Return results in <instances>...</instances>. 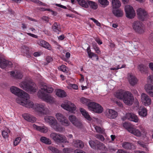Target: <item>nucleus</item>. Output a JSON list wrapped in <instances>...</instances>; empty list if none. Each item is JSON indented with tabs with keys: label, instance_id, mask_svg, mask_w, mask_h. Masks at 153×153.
I'll return each instance as SVG.
<instances>
[{
	"label": "nucleus",
	"instance_id": "obj_4",
	"mask_svg": "<svg viewBox=\"0 0 153 153\" xmlns=\"http://www.w3.org/2000/svg\"><path fill=\"white\" fill-rule=\"evenodd\" d=\"M33 110L39 115L46 114L49 111L45 104L42 103H35Z\"/></svg>",
	"mask_w": 153,
	"mask_h": 153
},
{
	"label": "nucleus",
	"instance_id": "obj_42",
	"mask_svg": "<svg viewBox=\"0 0 153 153\" xmlns=\"http://www.w3.org/2000/svg\"><path fill=\"white\" fill-rule=\"evenodd\" d=\"M138 68L142 73H143L147 70L148 68L145 65L140 64L138 65Z\"/></svg>",
	"mask_w": 153,
	"mask_h": 153
},
{
	"label": "nucleus",
	"instance_id": "obj_45",
	"mask_svg": "<svg viewBox=\"0 0 153 153\" xmlns=\"http://www.w3.org/2000/svg\"><path fill=\"white\" fill-rule=\"evenodd\" d=\"M92 46L93 48L95 51L96 53L99 54H100L101 53V52L100 50V48L97 46L96 43L95 42H93L92 43Z\"/></svg>",
	"mask_w": 153,
	"mask_h": 153
},
{
	"label": "nucleus",
	"instance_id": "obj_47",
	"mask_svg": "<svg viewBox=\"0 0 153 153\" xmlns=\"http://www.w3.org/2000/svg\"><path fill=\"white\" fill-rule=\"evenodd\" d=\"M149 68L152 71H153V63L151 62L149 64ZM148 79L150 80V82L153 84V75L149 76Z\"/></svg>",
	"mask_w": 153,
	"mask_h": 153
},
{
	"label": "nucleus",
	"instance_id": "obj_61",
	"mask_svg": "<svg viewBox=\"0 0 153 153\" xmlns=\"http://www.w3.org/2000/svg\"><path fill=\"white\" fill-rule=\"evenodd\" d=\"M70 86L72 87L73 88L76 90L78 89V86L74 84H71L70 85Z\"/></svg>",
	"mask_w": 153,
	"mask_h": 153
},
{
	"label": "nucleus",
	"instance_id": "obj_29",
	"mask_svg": "<svg viewBox=\"0 0 153 153\" xmlns=\"http://www.w3.org/2000/svg\"><path fill=\"white\" fill-rule=\"evenodd\" d=\"M80 111L82 115L88 120H91V118L88 113L84 109L80 108Z\"/></svg>",
	"mask_w": 153,
	"mask_h": 153
},
{
	"label": "nucleus",
	"instance_id": "obj_62",
	"mask_svg": "<svg viewBox=\"0 0 153 153\" xmlns=\"http://www.w3.org/2000/svg\"><path fill=\"white\" fill-rule=\"evenodd\" d=\"M74 153H86L85 152L81 150H76L74 151Z\"/></svg>",
	"mask_w": 153,
	"mask_h": 153
},
{
	"label": "nucleus",
	"instance_id": "obj_5",
	"mask_svg": "<svg viewBox=\"0 0 153 153\" xmlns=\"http://www.w3.org/2000/svg\"><path fill=\"white\" fill-rule=\"evenodd\" d=\"M50 137L56 143H68L66 137L64 135L59 133H51L50 135Z\"/></svg>",
	"mask_w": 153,
	"mask_h": 153
},
{
	"label": "nucleus",
	"instance_id": "obj_56",
	"mask_svg": "<svg viewBox=\"0 0 153 153\" xmlns=\"http://www.w3.org/2000/svg\"><path fill=\"white\" fill-rule=\"evenodd\" d=\"M89 19L93 21L98 26H100V23L97 20L93 18H90Z\"/></svg>",
	"mask_w": 153,
	"mask_h": 153
},
{
	"label": "nucleus",
	"instance_id": "obj_43",
	"mask_svg": "<svg viewBox=\"0 0 153 153\" xmlns=\"http://www.w3.org/2000/svg\"><path fill=\"white\" fill-rule=\"evenodd\" d=\"M147 142L149 141V140L148 138H147ZM137 143L141 146L143 148H145L146 149H147V147L149 143L148 142L146 143H144L141 141H138L137 142Z\"/></svg>",
	"mask_w": 153,
	"mask_h": 153
},
{
	"label": "nucleus",
	"instance_id": "obj_16",
	"mask_svg": "<svg viewBox=\"0 0 153 153\" xmlns=\"http://www.w3.org/2000/svg\"><path fill=\"white\" fill-rule=\"evenodd\" d=\"M105 114L108 118L112 119H115L117 117L118 113L113 109H108L105 112Z\"/></svg>",
	"mask_w": 153,
	"mask_h": 153
},
{
	"label": "nucleus",
	"instance_id": "obj_34",
	"mask_svg": "<svg viewBox=\"0 0 153 153\" xmlns=\"http://www.w3.org/2000/svg\"><path fill=\"white\" fill-rule=\"evenodd\" d=\"M52 29L55 33L59 34L61 30L60 25H58L56 23H55L52 26Z\"/></svg>",
	"mask_w": 153,
	"mask_h": 153
},
{
	"label": "nucleus",
	"instance_id": "obj_10",
	"mask_svg": "<svg viewBox=\"0 0 153 153\" xmlns=\"http://www.w3.org/2000/svg\"><path fill=\"white\" fill-rule=\"evenodd\" d=\"M132 27L136 32L142 33L144 31V28L141 22L138 21H135L132 23Z\"/></svg>",
	"mask_w": 153,
	"mask_h": 153
},
{
	"label": "nucleus",
	"instance_id": "obj_24",
	"mask_svg": "<svg viewBox=\"0 0 153 153\" xmlns=\"http://www.w3.org/2000/svg\"><path fill=\"white\" fill-rule=\"evenodd\" d=\"M33 128L37 131H39L41 132L45 133L48 131V129L47 127L45 126H39L36 125L35 124L33 125Z\"/></svg>",
	"mask_w": 153,
	"mask_h": 153
},
{
	"label": "nucleus",
	"instance_id": "obj_22",
	"mask_svg": "<svg viewBox=\"0 0 153 153\" xmlns=\"http://www.w3.org/2000/svg\"><path fill=\"white\" fill-rule=\"evenodd\" d=\"M22 117L27 121L33 123L36 120V117L28 113H25L22 114Z\"/></svg>",
	"mask_w": 153,
	"mask_h": 153
},
{
	"label": "nucleus",
	"instance_id": "obj_49",
	"mask_svg": "<svg viewBox=\"0 0 153 153\" xmlns=\"http://www.w3.org/2000/svg\"><path fill=\"white\" fill-rule=\"evenodd\" d=\"M10 132V130L7 129L3 131L2 132V136L4 138H7L8 137V133Z\"/></svg>",
	"mask_w": 153,
	"mask_h": 153
},
{
	"label": "nucleus",
	"instance_id": "obj_48",
	"mask_svg": "<svg viewBox=\"0 0 153 153\" xmlns=\"http://www.w3.org/2000/svg\"><path fill=\"white\" fill-rule=\"evenodd\" d=\"M97 146L96 147L102 150L104 149L105 147V146L103 143L100 142L98 141H96Z\"/></svg>",
	"mask_w": 153,
	"mask_h": 153
},
{
	"label": "nucleus",
	"instance_id": "obj_44",
	"mask_svg": "<svg viewBox=\"0 0 153 153\" xmlns=\"http://www.w3.org/2000/svg\"><path fill=\"white\" fill-rule=\"evenodd\" d=\"M98 1L103 7H106L109 4V2L107 0H98Z\"/></svg>",
	"mask_w": 153,
	"mask_h": 153
},
{
	"label": "nucleus",
	"instance_id": "obj_2",
	"mask_svg": "<svg viewBox=\"0 0 153 153\" xmlns=\"http://www.w3.org/2000/svg\"><path fill=\"white\" fill-rule=\"evenodd\" d=\"M44 120L46 123L48 124L56 131L61 132L62 131V128L59 127L57 121L54 117L46 116L44 117Z\"/></svg>",
	"mask_w": 153,
	"mask_h": 153
},
{
	"label": "nucleus",
	"instance_id": "obj_9",
	"mask_svg": "<svg viewBox=\"0 0 153 153\" xmlns=\"http://www.w3.org/2000/svg\"><path fill=\"white\" fill-rule=\"evenodd\" d=\"M134 100V97L132 94L128 91H126L123 100L124 102L126 105H130L133 104Z\"/></svg>",
	"mask_w": 153,
	"mask_h": 153
},
{
	"label": "nucleus",
	"instance_id": "obj_32",
	"mask_svg": "<svg viewBox=\"0 0 153 153\" xmlns=\"http://www.w3.org/2000/svg\"><path fill=\"white\" fill-rule=\"evenodd\" d=\"M112 7L114 9L118 8L121 6V3L119 0H111Z\"/></svg>",
	"mask_w": 153,
	"mask_h": 153
},
{
	"label": "nucleus",
	"instance_id": "obj_58",
	"mask_svg": "<svg viewBox=\"0 0 153 153\" xmlns=\"http://www.w3.org/2000/svg\"><path fill=\"white\" fill-rule=\"evenodd\" d=\"M23 50V51L26 53H28L29 51V48L26 46H24L22 47Z\"/></svg>",
	"mask_w": 153,
	"mask_h": 153
},
{
	"label": "nucleus",
	"instance_id": "obj_27",
	"mask_svg": "<svg viewBox=\"0 0 153 153\" xmlns=\"http://www.w3.org/2000/svg\"><path fill=\"white\" fill-rule=\"evenodd\" d=\"M87 51L88 55V57L91 59H94V58H92L94 57H95L97 61L99 59V57L97 54L94 53L91 51L90 50V47H88L87 49Z\"/></svg>",
	"mask_w": 153,
	"mask_h": 153
},
{
	"label": "nucleus",
	"instance_id": "obj_3",
	"mask_svg": "<svg viewBox=\"0 0 153 153\" xmlns=\"http://www.w3.org/2000/svg\"><path fill=\"white\" fill-rule=\"evenodd\" d=\"M29 98V95L27 94V96L26 97L23 96L21 99L20 98H16V101L17 103L21 105L28 108H32L33 110L35 103L33 101L28 100Z\"/></svg>",
	"mask_w": 153,
	"mask_h": 153
},
{
	"label": "nucleus",
	"instance_id": "obj_13",
	"mask_svg": "<svg viewBox=\"0 0 153 153\" xmlns=\"http://www.w3.org/2000/svg\"><path fill=\"white\" fill-rule=\"evenodd\" d=\"M55 116L57 119L61 123V124L63 126H67L69 125L70 123L62 114L57 113Z\"/></svg>",
	"mask_w": 153,
	"mask_h": 153
},
{
	"label": "nucleus",
	"instance_id": "obj_54",
	"mask_svg": "<svg viewBox=\"0 0 153 153\" xmlns=\"http://www.w3.org/2000/svg\"><path fill=\"white\" fill-rule=\"evenodd\" d=\"M21 138L20 137L16 138L13 142V145L15 146L17 145L20 143Z\"/></svg>",
	"mask_w": 153,
	"mask_h": 153
},
{
	"label": "nucleus",
	"instance_id": "obj_37",
	"mask_svg": "<svg viewBox=\"0 0 153 153\" xmlns=\"http://www.w3.org/2000/svg\"><path fill=\"white\" fill-rule=\"evenodd\" d=\"M122 146L125 149H130L133 148V145L131 143L127 142H125L122 143Z\"/></svg>",
	"mask_w": 153,
	"mask_h": 153
},
{
	"label": "nucleus",
	"instance_id": "obj_19",
	"mask_svg": "<svg viewBox=\"0 0 153 153\" xmlns=\"http://www.w3.org/2000/svg\"><path fill=\"white\" fill-rule=\"evenodd\" d=\"M68 119L70 121L74 126L80 127L82 126L81 123L74 115H71L69 116Z\"/></svg>",
	"mask_w": 153,
	"mask_h": 153
},
{
	"label": "nucleus",
	"instance_id": "obj_28",
	"mask_svg": "<svg viewBox=\"0 0 153 153\" xmlns=\"http://www.w3.org/2000/svg\"><path fill=\"white\" fill-rule=\"evenodd\" d=\"M126 91L122 89L118 90L116 93L115 96L118 99L123 100Z\"/></svg>",
	"mask_w": 153,
	"mask_h": 153
},
{
	"label": "nucleus",
	"instance_id": "obj_41",
	"mask_svg": "<svg viewBox=\"0 0 153 153\" xmlns=\"http://www.w3.org/2000/svg\"><path fill=\"white\" fill-rule=\"evenodd\" d=\"M98 104V103L93 102H90L88 105V109L90 111H93L95 108V107H96Z\"/></svg>",
	"mask_w": 153,
	"mask_h": 153
},
{
	"label": "nucleus",
	"instance_id": "obj_12",
	"mask_svg": "<svg viewBox=\"0 0 153 153\" xmlns=\"http://www.w3.org/2000/svg\"><path fill=\"white\" fill-rule=\"evenodd\" d=\"M125 10L126 17L128 18H133L135 15V13L133 7L129 5L125 6Z\"/></svg>",
	"mask_w": 153,
	"mask_h": 153
},
{
	"label": "nucleus",
	"instance_id": "obj_1",
	"mask_svg": "<svg viewBox=\"0 0 153 153\" xmlns=\"http://www.w3.org/2000/svg\"><path fill=\"white\" fill-rule=\"evenodd\" d=\"M20 87L24 90L31 93L35 92L37 88L30 79H26L19 84Z\"/></svg>",
	"mask_w": 153,
	"mask_h": 153
},
{
	"label": "nucleus",
	"instance_id": "obj_38",
	"mask_svg": "<svg viewBox=\"0 0 153 153\" xmlns=\"http://www.w3.org/2000/svg\"><path fill=\"white\" fill-rule=\"evenodd\" d=\"M103 111L102 107L98 104L93 110V111L98 113H101Z\"/></svg>",
	"mask_w": 153,
	"mask_h": 153
},
{
	"label": "nucleus",
	"instance_id": "obj_25",
	"mask_svg": "<svg viewBox=\"0 0 153 153\" xmlns=\"http://www.w3.org/2000/svg\"><path fill=\"white\" fill-rule=\"evenodd\" d=\"M10 75L16 79H22L23 76L22 72L20 71H11Z\"/></svg>",
	"mask_w": 153,
	"mask_h": 153
},
{
	"label": "nucleus",
	"instance_id": "obj_55",
	"mask_svg": "<svg viewBox=\"0 0 153 153\" xmlns=\"http://www.w3.org/2000/svg\"><path fill=\"white\" fill-rule=\"evenodd\" d=\"M95 137L102 141H103L105 140L104 137L102 135L97 134L95 136Z\"/></svg>",
	"mask_w": 153,
	"mask_h": 153
},
{
	"label": "nucleus",
	"instance_id": "obj_57",
	"mask_svg": "<svg viewBox=\"0 0 153 153\" xmlns=\"http://www.w3.org/2000/svg\"><path fill=\"white\" fill-rule=\"evenodd\" d=\"M126 66V65L123 64L122 65L121 67H114L111 68V70H117L118 69L125 68Z\"/></svg>",
	"mask_w": 153,
	"mask_h": 153
},
{
	"label": "nucleus",
	"instance_id": "obj_30",
	"mask_svg": "<svg viewBox=\"0 0 153 153\" xmlns=\"http://www.w3.org/2000/svg\"><path fill=\"white\" fill-rule=\"evenodd\" d=\"M73 143L74 146L76 148H82L84 146L83 142L79 140H74Z\"/></svg>",
	"mask_w": 153,
	"mask_h": 153
},
{
	"label": "nucleus",
	"instance_id": "obj_36",
	"mask_svg": "<svg viewBox=\"0 0 153 153\" xmlns=\"http://www.w3.org/2000/svg\"><path fill=\"white\" fill-rule=\"evenodd\" d=\"M113 14L116 17H122L123 14V11L119 9H114L112 11Z\"/></svg>",
	"mask_w": 153,
	"mask_h": 153
},
{
	"label": "nucleus",
	"instance_id": "obj_35",
	"mask_svg": "<svg viewBox=\"0 0 153 153\" xmlns=\"http://www.w3.org/2000/svg\"><path fill=\"white\" fill-rule=\"evenodd\" d=\"M56 95L59 97H64L66 96V94L64 90L58 89L56 91Z\"/></svg>",
	"mask_w": 153,
	"mask_h": 153
},
{
	"label": "nucleus",
	"instance_id": "obj_8",
	"mask_svg": "<svg viewBox=\"0 0 153 153\" xmlns=\"http://www.w3.org/2000/svg\"><path fill=\"white\" fill-rule=\"evenodd\" d=\"M128 131L137 137H144L146 134V132L145 129L142 128L141 131L134 128H131L128 129Z\"/></svg>",
	"mask_w": 153,
	"mask_h": 153
},
{
	"label": "nucleus",
	"instance_id": "obj_52",
	"mask_svg": "<svg viewBox=\"0 0 153 153\" xmlns=\"http://www.w3.org/2000/svg\"><path fill=\"white\" fill-rule=\"evenodd\" d=\"M59 70L62 71L63 72H66L67 71V68L66 66L64 65H62L58 67Z\"/></svg>",
	"mask_w": 153,
	"mask_h": 153
},
{
	"label": "nucleus",
	"instance_id": "obj_26",
	"mask_svg": "<svg viewBox=\"0 0 153 153\" xmlns=\"http://www.w3.org/2000/svg\"><path fill=\"white\" fill-rule=\"evenodd\" d=\"M39 45L48 49L49 50H52V48L50 44L45 41L41 40L38 42Z\"/></svg>",
	"mask_w": 153,
	"mask_h": 153
},
{
	"label": "nucleus",
	"instance_id": "obj_23",
	"mask_svg": "<svg viewBox=\"0 0 153 153\" xmlns=\"http://www.w3.org/2000/svg\"><path fill=\"white\" fill-rule=\"evenodd\" d=\"M145 89L149 96L153 97V86L150 84H146L145 86Z\"/></svg>",
	"mask_w": 153,
	"mask_h": 153
},
{
	"label": "nucleus",
	"instance_id": "obj_6",
	"mask_svg": "<svg viewBox=\"0 0 153 153\" xmlns=\"http://www.w3.org/2000/svg\"><path fill=\"white\" fill-rule=\"evenodd\" d=\"M53 91V89L51 85L45 84H43L40 87V89L38 92L39 94H47L45 93H51Z\"/></svg>",
	"mask_w": 153,
	"mask_h": 153
},
{
	"label": "nucleus",
	"instance_id": "obj_31",
	"mask_svg": "<svg viewBox=\"0 0 153 153\" xmlns=\"http://www.w3.org/2000/svg\"><path fill=\"white\" fill-rule=\"evenodd\" d=\"M79 4L81 6L87 8L88 7L89 0H76Z\"/></svg>",
	"mask_w": 153,
	"mask_h": 153
},
{
	"label": "nucleus",
	"instance_id": "obj_59",
	"mask_svg": "<svg viewBox=\"0 0 153 153\" xmlns=\"http://www.w3.org/2000/svg\"><path fill=\"white\" fill-rule=\"evenodd\" d=\"M53 59L50 56H48L46 58V60L48 63H49L53 61Z\"/></svg>",
	"mask_w": 153,
	"mask_h": 153
},
{
	"label": "nucleus",
	"instance_id": "obj_7",
	"mask_svg": "<svg viewBox=\"0 0 153 153\" xmlns=\"http://www.w3.org/2000/svg\"><path fill=\"white\" fill-rule=\"evenodd\" d=\"M10 90L11 93L18 96L19 97L18 98H20V99H21L23 96L26 97L27 96V93L16 87H11Z\"/></svg>",
	"mask_w": 153,
	"mask_h": 153
},
{
	"label": "nucleus",
	"instance_id": "obj_21",
	"mask_svg": "<svg viewBox=\"0 0 153 153\" xmlns=\"http://www.w3.org/2000/svg\"><path fill=\"white\" fill-rule=\"evenodd\" d=\"M128 80L130 84L132 86L136 85L138 82V80L135 76L131 74L128 75Z\"/></svg>",
	"mask_w": 153,
	"mask_h": 153
},
{
	"label": "nucleus",
	"instance_id": "obj_40",
	"mask_svg": "<svg viewBox=\"0 0 153 153\" xmlns=\"http://www.w3.org/2000/svg\"><path fill=\"white\" fill-rule=\"evenodd\" d=\"M89 6L90 7L94 10H96L97 8V4L94 1L89 0L88 2V6Z\"/></svg>",
	"mask_w": 153,
	"mask_h": 153
},
{
	"label": "nucleus",
	"instance_id": "obj_33",
	"mask_svg": "<svg viewBox=\"0 0 153 153\" xmlns=\"http://www.w3.org/2000/svg\"><path fill=\"white\" fill-rule=\"evenodd\" d=\"M138 113L139 115L141 117H146L147 115V109L144 107L140 108L139 110Z\"/></svg>",
	"mask_w": 153,
	"mask_h": 153
},
{
	"label": "nucleus",
	"instance_id": "obj_63",
	"mask_svg": "<svg viewBox=\"0 0 153 153\" xmlns=\"http://www.w3.org/2000/svg\"><path fill=\"white\" fill-rule=\"evenodd\" d=\"M123 126L125 128H126L127 129V130L128 131V128H131V127H130L129 126L128 124L126 123H125L123 124Z\"/></svg>",
	"mask_w": 153,
	"mask_h": 153
},
{
	"label": "nucleus",
	"instance_id": "obj_14",
	"mask_svg": "<svg viewBox=\"0 0 153 153\" xmlns=\"http://www.w3.org/2000/svg\"><path fill=\"white\" fill-rule=\"evenodd\" d=\"M141 100L143 105L145 106L150 105L152 100L150 97L145 93H142L141 95Z\"/></svg>",
	"mask_w": 153,
	"mask_h": 153
},
{
	"label": "nucleus",
	"instance_id": "obj_17",
	"mask_svg": "<svg viewBox=\"0 0 153 153\" xmlns=\"http://www.w3.org/2000/svg\"><path fill=\"white\" fill-rule=\"evenodd\" d=\"M137 13L138 19L142 21H143L147 16L146 11L142 8H138L137 10Z\"/></svg>",
	"mask_w": 153,
	"mask_h": 153
},
{
	"label": "nucleus",
	"instance_id": "obj_15",
	"mask_svg": "<svg viewBox=\"0 0 153 153\" xmlns=\"http://www.w3.org/2000/svg\"><path fill=\"white\" fill-rule=\"evenodd\" d=\"M38 96L39 98L48 103H52L55 101V98L49 94H39Z\"/></svg>",
	"mask_w": 153,
	"mask_h": 153
},
{
	"label": "nucleus",
	"instance_id": "obj_53",
	"mask_svg": "<svg viewBox=\"0 0 153 153\" xmlns=\"http://www.w3.org/2000/svg\"><path fill=\"white\" fill-rule=\"evenodd\" d=\"M96 141L97 140L95 141V142L92 141H89V144L90 146L92 148H94L96 147Z\"/></svg>",
	"mask_w": 153,
	"mask_h": 153
},
{
	"label": "nucleus",
	"instance_id": "obj_64",
	"mask_svg": "<svg viewBox=\"0 0 153 153\" xmlns=\"http://www.w3.org/2000/svg\"><path fill=\"white\" fill-rule=\"evenodd\" d=\"M109 151L110 152H115L116 150V149H114L112 147H109Z\"/></svg>",
	"mask_w": 153,
	"mask_h": 153
},
{
	"label": "nucleus",
	"instance_id": "obj_11",
	"mask_svg": "<svg viewBox=\"0 0 153 153\" xmlns=\"http://www.w3.org/2000/svg\"><path fill=\"white\" fill-rule=\"evenodd\" d=\"M61 107L73 113L76 109L75 105L69 101H67L61 105Z\"/></svg>",
	"mask_w": 153,
	"mask_h": 153
},
{
	"label": "nucleus",
	"instance_id": "obj_46",
	"mask_svg": "<svg viewBox=\"0 0 153 153\" xmlns=\"http://www.w3.org/2000/svg\"><path fill=\"white\" fill-rule=\"evenodd\" d=\"M80 102L83 104L88 105L90 100L84 97L81 98L80 99Z\"/></svg>",
	"mask_w": 153,
	"mask_h": 153
},
{
	"label": "nucleus",
	"instance_id": "obj_20",
	"mask_svg": "<svg viewBox=\"0 0 153 153\" xmlns=\"http://www.w3.org/2000/svg\"><path fill=\"white\" fill-rule=\"evenodd\" d=\"M12 65L11 62L5 59L0 56V67L2 69H4L6 67H11Z\"/></svg>",
	"mask_w": 153,
	"mask_h": 153
},
{
	"label": "nucleus",
	"instance_id": "obj_51",
	"mask_svg": "<svg viewBox=\"0 0 153 153\" xmlns=\"http://www.w3.org/2000/svg\"><path fill=\"white\" fill-rule=\"evenodd\" d=\"M48 149L53 153H59V150L57 149L52 146L49 147Z\"/></svg>",
	"mask_w": 153,
	"mask_h": 153
},
{
	"label": "nucleus",
	"instance_id": "obj_60",
	"mask_svg": "<svg viewBox=\"0 0 153 153\" xmlns=\"http://www.w3.org/2000/svg\"><path fill=\"white\" fill-rule=\"evenodd\" d=\"M95 40L97 43L99 45H101L102 43V41L98 38H96Z\"/></svg>",
	"mask_w": 153,
	"mask_h": 153
},
{
	"label": "nucleus",
	"instance_id": "obj_39",
	"mask_svg": "<svg viewBox=\"0 0 153 153\" xmlns=\"http://www.w3.org/2000/svg\"><path fill=\"white\" fill-rule=\"evenodd\" d=\"M40 140L42 142L45 144L50 145L51 143V141L49 139L45 137H41Z\"/></svg>",
	"mask_w": 153,
	"mask_h": 153
},
{
	"label": "nucleus",
	"instance_id": "obj_50",
	"mask_svg": "<svg viewBox=\"0 0 153 153\" xmlns=\"http://www.w3.org/2000/svg\"><path fill=\"white\" fill-rule=\"evenodd\" d=\"M94 126L97 132L100 133H103L104 132L103 129L101 128L100 127L95 126Z\"/></svg>",
	"mask_w": 153,
	"mask_h": 153
},
{
	"label": "nucleus",
	"instance_id": "obj_18",
	"mask_svg": "<svg viewBox=\"0 0 153 153\" xmlns=\"http://www.w3.org/2000/svg\"><path fill=\"white\" fill-rule=\"evenodd\" d=\"M124 118H125V119H127L135 123H137L139 120L137 116L134 114L131 113H127L126 114Z\"/></svg>",
	"mask_w": 153,
	"mask_h": 153
}]
</instances>
